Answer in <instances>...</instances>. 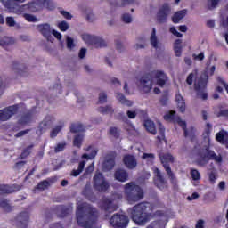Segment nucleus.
<instances>
[{
	"label": "nucleus",
	"mask_w": 228,
	"mask_h": 228,
	"mask_svg": "<svg viewBox=\"0 0 228 228\" xmlns=\"http://www.w3.org/2000/svg\"><path fill=\"white\" fill-rule=\"evenodd\" d=\"M113 8H122L127 4H131L134 0H107Z\"/></svg>",
	"instance_id": "nucleus-23"
},
{
	"label": "nucleus",
	"mask_w": 228,
	"mask_h": 228,
	"mask_svg": "<svg viewBox=\"0 0 228 228\" xmlns=\"http://www.w3.org/2000/svg\"><path fill=\"white\" fill-rule=\"evenodd\" d=\"M208 79H209L208 73H202L194 83V90L197 93V97H200L202 101H208V93H206V88H208Z\"/></svg>",
	"instance_id": "nucleus-6"
},
{
	"label": "nucleus",
	"mask_w": 228,
	"mask_h": 228,
	"mask_svg": "<svg viewBox=\"0 0 228 228\" xmlns=\"http://www.w3.org/2000/svg\"><path fill=\"white\" fill-rule=\"evenodd\" d=\"M4 6L11 13H17L18 15L24 13V12L37 13V12L40 10V4H38V3L36 1L29 2L28 4L23 5L12 4L10 2H7L5 3Z\"/></svg>",
	"instance_id": "nucleus-5"
},
{
	"label": "nucleus",
	"mask_w": 228,
	"mask_h": 228,
	"mask_svg": "<svg viewBox=\"0 0 228 228\" xmlns=\"http://www.w3.org/2000/svg\"><path fill=\"white\" fill-rule=\"evenodd\" d=\"M15 41L12 37H4L3 39H0V45L2 47H6L8 45H12Z\"/></svg>",
	"instance_id": "nucleus-42"
},
{
	"label": "nucleus",
	"mask_w": 228,
	"mask_h": 228,
	"mask_svg": "<svg viewBox=\"0 0 228 228\" xmlns=\"http://www.w3.org/2000/svg\"><path fill=\"white\" fill-rule=\"evenodd\" d=\"M97 209L88 203H82L77 208V222L80 227L91 228L97 222Z\"/></svg>",
	"instance_id": "nucleus-1"
},
{
	"label": "nucleus",
	"mask_w": 228,
	"mask_h": 228,
	"mask_svg": "<svg viewBox=\"0 0 228 228\" xmlns=\"http://www.w3.org/2000/svg\"><path fill=\"white\" fill-rule=\"evenodd\" d=\"M66 42L68 49H74V47H76V45L74 44V39H72V37H68L66 38Z\"/></svg>",
	"instance_id": "nucleus-53"
},
{
	"label": "nucleus",
	"mask_w": 228,
	"mask_h": 228,
	"mask_svg": "<svg viewBox=\"0 0 228 228\" xmlns=\"http://www.w3.org/2000/svg\"><path fill=\"white\" fill-rule=\"evenodd\" d=\"M37 2L41 3L46 10H50L51 12L56 10V4L53 0H37Z\"/></svg>",
	"instance_id": "nucleus-32"
},
{
	"label": "nucleus",
	"mask_w": 228,
	"mask_h": 228,
	"mask_svg": "<svg viewBox=\"0 0 228 228\" xmlns=\"http://www.w3.org/2000/svg\"><path fill=\"white\" fill-rule=\"evenodd\" d=\"M98 111L102 114L113 115V113L115 112V110H113V107H111V105H107L105 107L98 108Z\"/></svg>",
	"instance_id": "nucleus-39"
},
{
	"label": "nucleus",
	"mask_w": 228,
	"mask_h": 228,
	"mask_svg": "<svg viewBox=\"0 0 228 228\" xmlns=\"http://www.w3.org/2000/svg\"><path fill=\"white\" fill-rule=\"evenodd\" d=\"M109 134H110V136H112L113 138H120V129H118L115 126H111L109 129Z\"/></svg>",
	"instance_id": "nucleus-43"
},
{
	"label": "nucleus",
	"mask_w": 228,
	"mask_h": 228,
	"mask_svg": "<svg viewBox=\"0 0 228 228\" xmlns=\"http://www.w3.org/2000/svg\"><path fill=\"white\" fill-rule=\"evenodd\" d=\"M192 152L196 159V163L200 165V167L208 165L210 159H213L216 163H222V156H217L215 151L209 150L208 146H201L200 144H196Z\"/></svg>",
	"instance_id": "nucleus-3"
},
{
	"label": "nucleus",
	"mask_w": 228,
	"mask_h": 228,
	"mask_svg": "<svg viewBox=\"0 0 228 228\" xmlns=\"http://www.w3.org/2000/svg\"><path fill=\"white\" fill-rule=\"evenodd\" d=\"M83 140H85V134H78L75 136L73 143H83Z\"/></svg>",
	"instance_id": "nucleus-52"
},
{
	"label": "nucleus",
	"mask_w": 228,
	"mask_h": 228,
	"mask_svg": "<svg viewBox=\"0 0 228 228\" xmlns=\"http://www.w3.org/2000/svg\"><path fill=\"white\" fill-rule=\"evenodd\" d=\"M33 121V111L28 110L21 115L18 120L19 126H27V124H31Z\"/></svg>",
	"instance_id": "nucleus-19"
},
{
	"label": "nucleus",
	"mask_w": 228,
	"mask_h": 228,
	"mask_svg": "<svg viewBox=\"0 0 228 228\" xmlns=\"http://www.w3.org/2000/svg\"><path fill=\"white\" fill-rule=\"evenodd\" d=\"M195 77V74L194 73H190L186 78V83L189 86H191V85H193V79Z\"/></svg>",
	"instance_id": "nucleus-55"
},
{
	"label": "nucleus",
	"mask_w": 228,
	"mask_h": 228,
	"mask_svg": "<svg viewBox=\"0 0 228 228\" xmlns=\"http://www.w3.org/2000/svg\"><path fill=\"white\" fill-rule=\"evenodd\" d=\"M170 5L164 4L157 12V22H159V24H165L168 15H170Z\"/></svg>",
	"instance_id": "nucleus-12"
},
{
	"label": "nucleus",
	"mask_w": 228,
	"mask_h": 228,
	"mask_svg": "<svg viewBox=\"0 0 228 228\" xmlns=\"http://www.w3.org/2000/svg\"><path fill=\"white\" fill-rule=\"evenodd\" d=\"M12 69L15 70V73L19 74L20 76H24V73L28 72V68L22 64H20L19 62L12 63Z\"/></svg>",
	"instance_id": "nucleus-30"
},
{
	"label": "nucleus",
	"mask_w": 228,
	"mask_h": 228,
	"mask_svg": "<svg viewBox=\"0 0 228 228\" xmlns=\"http://www.w3.org/2000/svg\"><path fill=\"white\" fill-rule=\"evenodd\" d=\"M150 42L154 49H158V37H156V28H152Z\"/></svg>",
	"instance_id": "nucleus-41"
},
{
	"label": "nucleus",
	"mask_w": 228,
	"mask_h": 228,
	"mask_svg": "<svg viewBox=\"0 0 228 228\" xmlns=\"http://www.w3.org/2000/svg\"><path fill=\"white\" fill-rule=\"evenodd\" d=\"M58 28L61 31H67V29H69V23H67V21L63 20V21H61L59 24H58Z\"/></svg>",
	"instance_id": "nucleus-50"
},
{
	"label": "nucleus",
	"mask_w": 228,
	"mask_h": 228,
	"mask_svg": "<svg viewBox=\"0 0 228 228\" xmlns=\"http://www.w3.org/2000/svg\"><path fill=\"white\" fill-rule=\"evenodd\" d=\"M196 228H204V220L200 219L196 224Z\"/></svg>",
	"instance_id": "nucleus-64"
},
{
	"label": "nucleus",
	"mask_w": 228,
	"mask_h": 228,
	"mask_svg": "<svg viewBox=\"0 0 228 228\" xmlns=\"http://www.w3.org/2000/svg\"><path fill=\"white\" fill-rule=\"evenodd\" d=\"M19 113V104L11 105L3 110H0V120L1 122H6L10 120L13 115Z\"/></svg>",
	"instance_id": "nucleus-9"
},
{
	"label": "nucleus",
	"mask_w": 228,
	"mask_h": 228,
	"mask_svg": "<svg viewBox=\"0 0 228 228\" xmlns=\"http://www.w3.org/2000/svg\"><path fill=\"white\" fill-rule=\"evenodd\" d=\"M33 148V146H28L27 149H25L23 151H22V153H21V155H20V159H26V158H28V156L29 155V154H31V149Z\"/></svg>",
	"instance_id": "nucleus-49"
},
{
	"label": "nucleus",
	"mask_w": 228,
	"mask_h": 228,
	"mask_svg": "<svg viewBox=\"0 0 228 228\" xmlns=\"http://www.w3.org/2000/svg\"><path fill=\"white\" fill-rule=\"evenodd\" d=\"M152 211H154V207L149 202L139 203L128 209L133 222L138 225H145L152 216Z\"/></svg>",
	"instance_id": "nucleus-2"
},
{
	"label": "nucleus",
	"mask_w": 228,
	"mask_h": 228,
	"mask_svg": "<svg viewBox=\"0 0 228 228\" xmlns=\"http://www.w3.org/2000/svg\"><path fill=\"white\" fill-rule=\"evenodd\" d=\"M114 177L116 181H119V183H126L127 179H129V173L126 171V169H117L114 173Z\"/></svg>",
	"instance_id": "nucleus-20"
},
{
	"label": "nucleus",
	"mask_w": 228,
	"mask_h": 228,
	"mask_svg": "<svg viewBox=\"0 0 228 228\" xmlns=\"http://www.w3.org/2000/svg\"><path fill=\"white\" fill-rule=\"evenodd\" d=\"M144 127L148 133H151V134H156V125L153 123L152 120L147 119L144 121Z\"/></svg>",
	"instance_id": "nucleus-31"
},
{
	"label": "nucleus",
	"mask_w": 228,
	"mask_h": 228,
	"mask_svg": "<svg viewBox=\"0 0 228 228\" xmlns=\"http://www.w3.org/2000/svg\"><path fill=\"white\" fill-rule=\"evenodd\" d=\"M85 56H86V48H81L78 53V57L80 58V60H83Z\"/></svg>",
	"instance_id": "nucleus-62"
},
{
	"label": "nucleus",
	"mask_w": 228,
	"mask_h": 228,
	"mask_svg": "<svg viewBox=\"0 0 228 228\" xmlns=\"http://www.w3.org/2000/svg\"><path fill=\"white\" fill-rule=\"evenodd\" d=\"M216 140L219 143H228V132L225 130H220L216 134Z\"/></svg>",
	"instance_id": "nucleus-28"
},
{
	"label": "nucleus",
	"mask_w": 228,
	"mask_h": 228,
	"mask_svg": "<svg viewBox=\"0 0 228 228\" xmlns=\"http://www.w3.org/2000/svg\"><path fill=\"white\" fill-rule=\"evenodd\" d=\"M6 24L7 26H10V28H13V26H15V20L13 19V17H7Z\"/></svg>",
	"instance_id": "nucleus-59"
},
{
	"label": "nucleus",
	"mask_w": 228,
	"mask_h": 228,
	"mask_svg": "<svg viewBox=\"0 0 228 228\" xmlns=\"http://www.w3.org/2000/svg\"><path fill=\"white\" fill-rule=\"evenodd\" d=\"M0 208L4 209V211H6L7 213L13 209V207H12L10 201L4 199H0Z\"/></svg>",
	"instance_id": "nucleus-36"
},
{
	"label": "nucleus",
	"mask_w": 228,
	"mask_h": 228,
	"mask_svg": "<svg viewBox=\"0 0 228 228\" xmlns=\"http://www.w3.org/2000/svg\"><path fill=\"white\" fill-rule=\"evenodd\" d=\"M121 19L125 24H131V22H133V18L129 15V13L123 14Z\"/></svg>",
	"instance_id": "nucleus-51"
},
{
	"label": "nucleus",
	"mask_w": 228,
	"mask_h": 228,
	"mask_svg": "<svg viewBox=\"0 0 228 228\" xmlns=\"http://www.w3.org/2000/svg\"><path fill=\"white\" fill-rule=\"evenodd\" d=\"M152 74H154L156 86L163 88L165 85H167V81H168V77H167V74L161 70H155L152 72Z\"/></svg>",
	"instance_id": "nucleus-14"
},
{
	"label": "nucleus",
	"mask_w": 228,
	"mask_h": 228,
	"mask_svg": "<svg viewBox=\"0 0 228 228\" xmlns=\"http://www.w3.org/2000/svg\"><path fill=\"white\" fill-rule=\"evenodd\" d=\"M155 174V184L158 186V188H162L165 183V178L163 177V175H161V171L156 167L154 169Z\"/></svg>",
	"instance_id": "nucleus-25"
},
{
	"label": "nucleus",
	"mask_w": 228,
	"mask_h": 228,
	"mask_svg": "<svg viewBox=\"0 0 228 228\" xmlns=\"http://www.w3.org/2000/svg\"><path fill=\"white\" fill-rule=\"evenodd\" d=\"M48 188H49V182H47V180L42 181L36 187V189L39 190L40 191H44V190H47Z\"/></svg>",
	"instance_id": "nucleus-44"
},
{
	"label": "nucleus",
	"mask_w": 228,
	"mask_h": 228,
	"mask_svg": "<svg viewBox=\"0 0 228 228\" xmlns=\"http://www.w3.org/2000/svg\"><path fill=\"white\" fill-rule=\"evenodd\" d=\"M164 120L166 122H173V124H178V126H184V121L181 119V117L177 116L175 110H170L164 115Z\"/></svg>",
	"instance_id": "nucleus-13"
},
{
	"label": "nucleus",
	"mask_w": 228,
	"mask_h": 228,
	"mask_svg": "<svg viewBox=\"0 0 228 228\" xmlns=\"http://www.w3.org/2000/svg\"><path fill=\"white\" fill-rule=\"evenodd\" d=\"M180 127L183 129L185 138H190V140H191L192 142L193 140H195V133L197 131L195 127L190 126L189 128H187L186 121H184V126H180Z\"/></svg>",
	"instance_id": "nucleus-21"
},
{
	"label": "nucleus",
	"mask_w": 228,
	"mask_h": 228,
	"mask_svg": "<svg viewBox=\"0 0 228 228\" xmlns=\"http://www.w3.org/2000/svg\"><path fill=\"white\" fill-rule=\"evenodd\" d=\"M110 224L115 228H126L129 224V218L124 215L115 214L110 218Z\"/></svg>",
	"instance_id": "nucleus-11"
},
{
	"label": "nucleus",
	"mask_w": 228,
	"mask_h": 228,
	"mask_svg": "<svg viewBox=\"0 0 228 228\" xmlns=\"http://www.w3.org/2000/svg\"><path fill=\"white\" fill-rule=\"evenodd\" d=\"M60 13L64 17V19H67V20H70L72 19V14L67 11H60Z\"/></svg>",
	"instance_id": "nucleus-58"
},
{
	"label": "nucleus",
	"mask_w": 228,
	"mask_h": 228,
	"mask_svg": "<svg viewBox=\"0 0 228 228\" xmlns=\"http://www.w3.org/2000/svg\"><path fill=\"white\" fill-rule=\"evenodd\" d=\"M126 199L128 204H135L143 200V189L140 185H136L134 182H130L124 186Z\"/></svg>",
	"instance_id": "nucleus-4"
},
{
	"label": "nucleus",
	"mask_w": 228,
	"mask_h": 228,
	"mask_svg": "<svg viewBox=\"0 0 228 228\" xmlns=\"http://www.w3.org/2000/svg\"><path fill=\"white\" fill-rule=\"evenodd\" d=\"M192 58H193V60H195V61H202L203 60H204V58H206L205 57V55H204V52H201V53H200L198 55L197 54H195V53H193L192 54Z\"/></svg>",
	"instance_id": "nucleus-56"
},
{
	"label": "nucleus",
	"mask_w": 228,
	"mask_h": 228,
	"mask_svg": "<svg viewBox=\"0 0 228 228\" xmlns=\"http://www.w3.org/2000/svg\"><path fill=\"white\" fill-rule=\"evenodd\" d=\"M88 154H84L83 158H88L89 159H94L95 156H97V152L99 151L97 149L94 148L93 146H89L86 149Z\"/></svg>",
	"instance_id": "nucleus-37"
},
{
	"label": "nucleus",
	"mask_w": 228,
	"mask_h": 228,
	"mask_svg": "<svg viewBox=\"0 0 228 228\" xmlns=\"http://www.w3.org/2000/svg\"><path fill=\"white\" fill-rule=\"evenodd\" d=\"M93 186L97 191H107L110 188V183L104 178V175L101 172H96L93 178Z\"/></svg>",
	"instance_id": "nucleus-8"
},
{
	"label": "nucleus",
	"mask_w": 228,
	"mask_h": 228,
	"mask_svg": "<svg viewBox=\"0 0 228 228\" xmlns=\"http://www.w3.org/2000/svg\"><path fill=\"white\" fill-rule=\"evenodd\" d=\"M141 85H142V92L149 94L152 90V80H151V75L147 74L145 77H142Z\"/></svg>",
	"instance_id": "nucleus-18"
},
{
	"label": "nucleus",
	"mask_w": 228,
	"mask_h": 228,
	"mask_svg": "<svg viewBox=\"0 0 228 228\" xmlns=\"http://www.w3.org/2000/svg\"><path fill=\"white\" fill-rule=\"evenodd\" d=\"M20 190V185H0V195H5V193H15Z\"/></svg>",
	"instance_id": "nucleus-22"
},
{
	"label": "nucleus",
	"mask_w": 228,
	"mask_h": 228,
	"mask_svg": "<svg viewBox=\"0 0 228 228\" xmlns=\"http://www.w3.org/2000/svg\"><path fill=\"white\" fill-rule=\"evenodd\" d=\"M191 175L193 181L200 180V173H199V170L197 169H191Z\"/></svg>",
	"instance_id": "nucleus-48"
},
{
	"label": "nucleus",
	"mask_w": 228,
	"mask_h": 228,
	"mask_svg": "<svg viewBox=\"0 0 228 228\" xmlns=\"http://www.w3.org/2000/svg\"><path fill=\"white\" fill-rule=\"evenodd\" d=\"M212 129L213 126L210 123H207L206 128L203 132V138L204 140H207L208 143H211V139H209V136H211Z\"/></svg>",
	"instance_id": "nucleus-35"
},
{
	"label": "nucleus",
	"mask_w": 228,
	"mask_h": 228,
	"mask_svg": "<svg viewBox=\"0 0 228 228\" xmlns=\"http://www.w3.org/2000/svg\"><path fill=\"white\" fill-rule=\"evenodd\" d=\"M216 117H226L228 118V109L218 111Z\"/></svg>",
	"instance_id": "nucleus-61"
},
{
	"label": "nucleus",
	"mask_w": 228,
	"mask_h": 228,
	"mask_svg": "<svg viewBox=\"0 0 228 228\" xmlns=\"http://www.w3.org/2000/svg\"><path fill=\"white\" fill-rule=\"evenodd\" d=\"M142 159H148V161H152L154 159V154L152 153H143Z\"/></svg>",
	"instance_id": "nucleus-60"
},
{
	"label": "nucleus",
	"mask_w": 228,
	"mask_h": 228,
	"mask_svg": "<svg viewBox=\"0 0 228 228\" xmlns=\"http://www.w3.org/2000/svg\"><path fill=\"white\" fill-rule=\"evenodd\" d=\"M169 31L170 33H172V35H174L175 37H177L178 38H181L183 37V34H181V32H178L175 27H171L169 28Z\"/></svg>",
	"instance_id": "nucleus-57"
},
{
	"label": "nucleus",
	"mask_w": 228,
	"mask_h": 228,
	"mask_svg": "<svg viewBox=\"0 0 228 228\" xmlns=\"http://www.w3.org/2000/svg\"><path fill=\"white\" fill-rule=\"evenodd\" d=\"M186 13L187 11L185 9L175 12L172 17V22H174V24H179V22H181V20L186 17Z\"/></svg>",
	"instance_id": "nucleus-27"
},
{
	"label": "nucleus",
	"mask_w": 228,
	"mask_h": 228,
	"mask_svg": "<svg viewBox=\"0 0 228 228\" xmlns=\"http://www.w3.org/2000/svg\"><path fill=\"white\" fill-rule=\"evenodd\" d=\"M175 102L179 111H181V113H184L186 111V102H184V98L180 93H177L175 95Z\"/></svg>",
	"instance_id": "nucleus-24"
},
{
	"label": "nucleus",
	"mask_w": 228,
	"mask_h": 228,
	"mask_svg": "<svg viewBox=\"0 0 228 228\" xmlns=\"http://www.w3.org/2000/svg\"><path fill=\"white\" fill-rule=\"evenodd\" d=\"M161 106H167L168 104V92H164L159 99Z\"/></svg>",
	"instance_id": "nucleus-46"
},
{
	"label": "nucleus",
	"mask_w": 228,
	"mask_h": 228,
	"mask_svg": "<svg viewBox=\"0 0 228 228\" xmlns=\"http://www.w3.org/2000/svg\"><path fill=\"white\" fill-rule=\"evenodd\" d=\"M160 161L164 167V170H166L167 175L168 176V179L172 181L173 183H175V175L172 171V167H170V164L168 163H174L175 159L174 156L170 153L166 154H159Z\"/></svg>",
	"instance_id": "nucleus-7"
},
{
	"label": "nucleus",
	"mask_w": 228,
	"mask_h": 228,
	"mask_svg": "<svg viewBox=\"0 0 228 228\" xmlns=\"http://www.w3.org/2000/svg\"><path fill=\"white\" fill-rule=\"evenodd\" d=\"M123 163L129 170H134L136 168L138 162L136 161V158L133 155H125L123 158Z\"/></svg>",
	"instance_id": "nucleus-17"
},
{
	"label": "nucleus",
	"mask_w": 228,
	"mask_h": 228,
	"mask_svg": "<svg viewBox=\"0 0 228 228\" xmlns=\"http://www.w3.org/2000/svg\"><path fill=\"white\" fill-rule=\"evenodd\" d=\"M182 43L183 41L181 39H176L175 41L174 51L177 58H180L181 54H183V47L181 46Z\"/></svg>",
	"instance_id": "nucleus-33"
},
{
	"label": "nucleus",
	"mask_w": 228,
	"mask_h": 228,
	"mask_svg": "<svg viewBox=\"0 0 228 228\" xmlns=\"http://www.w3.org/2000/svg\"><path fill=\"white\" fill-rule=\"evenodd\" d=\"M116 99L121 103L125 104L126 106H128V108H131L133 106V102L130 100L126 99V96L122 94L121 93H118Z\"/></svg>",
	"instance_id": "nucleus-34"
},
{
	"label": "nucleus",
	"mask_w": 228,
	"mask_h": 228,
	"mask_svg": "<svg viewBox=\"0 0 228 228\" xmlns=\"http://www.w3.org/2000/svg\"><path fill=\"white\" fill-rule=\"evenodd\" d=\"M107 101H108V95L106 94V93H101L99 94L100 104H104V102H106Z\"/></svg>",
	"instance_id": "nucleus-54"
},
{
	"label": "nucleus",
	"mask_w": 228,
	"mask_h": 228,
	"mask_svg": "<svg viewBox=\"0 0 228 228\" xmlns=\"http://www.w3.org/2000/svg\"><path fill=\"white\" fill-rule=\"evenodd\" d=\"M81 131H85L83 125L80 123H72L70 126V133H81Z\"/></svg>",
	"instance_id": "nucleus-40"
},
{
	"label": "nucleus",
	"mask_w": 228,
	"mask_h": 228,
	"mask_svg": "<svg viewBox=\"0 0 228 228\" xmlns=\"http://www.w3.org/2000/svg\"><path fill=\"white\" fill-rule=\"evenodd\" d=\"M82 38L86 44L94 45L96 49H99V47H106V41L100 37L84 34L82 35Z\"/></svg>",
	"instance_id": "nucleus-10"
},
{
	"label": "nucleus",
	"mask_w": 228,
	"mask_h": 228,
	"mask_svg": "<svg viewBox=\"0 0 228 228\" xmlns=\"http://www.w3.org/2000/svg\"><path fill=\"white\" fill-rule=\"evenodd\" d=\"M113 167H115V157L107 156L102 165L103 170H112Z\"/></svg>",
	"instance_id": "nucleus-26"
},
{
	"label": "nucleus",
	"mask_w": 228,
	"mask_h": 228,
	"mask_svg": "<svg viewBox=\"0 0 228 228\" xmlns=\"http://www.w3.org/2000/svg\"><path fill=\"white\" fill-rule=\"evenodd\" d=\"M65 149V144H57V147L54 148V152H61Z\"/></svg>",
	"instance_id": "nucleus-63"
},
{
	"label": "nucleus",
	"mask_w": 228,
	"mask_h": 228,
	"mask_svg": "<svg viewBox=\"0 0 228 228\" xmlns=\"http://www.w3.org/2000/svg\"><path fill=\"white\" fill-rule=\"evenodd\" d=\"M61 129H63V125H59L56 127H54L50 133L51 138H56V136H58V133H60Z\"/></svg>",
	"instance_id": "nucleus-45"
},
{
	"label": "nucleus",
	"mask_w": 228,
	"mask_h": 228,
	"mask_svg": "<svg viewBox=\"0 0 228 228\" xmlns=\"http://www.w3.org/2000/svg\"><path fill=\"white\" fill-rule=\"evenodd\" d=\"M29 222V212L23 211L16 216V224L20 228H27Z\"/></svg>",
	"instance_id": "nucleus-15"
},
{
	"label": "nucleus",
	"mask_w": 228,
	"mask_h": 228,
	"mask_svg": "<svg viewBox=\"0 0 228 228\" xmlns=\"http://www.w3.org/2000/svg\"><path fill=\"white\" fill-rule=\"evenodd\" d=\"M118 206L110 199H106L104 201V209L108 211V213H113V211H117Z\"/></svg>",
	"instance_id": "nucleus-29"
},
{
	"label": "nucleus",
	"mask_w": 228,
	"mask_h": 228,
	"mask_svg": "<svg viewBox=\"0 0 228 228\" xmlns=\"http://www.w3.org/2000/svg\"><path fill=\"white\" fill-rule=\"evenodd\" d=\"M159 135L157 136V139L159 143H161V142H165V143H167V139H165V126L161 123H159Z\"/></svg>",
	"instance_id": "nucleus-38"
},
{
	"label": "nucleus",
	"mask_w": 228,
	"mask_h": 228,
	"mask_svg": "<svg viewBox=\"0 0 228 228\" xmlns=\"http://www.w3.org/2000/svg\"><path fill=\"white\" fill-rule=\"evenodd\" d=\"M37 29L45 39L51 40L53 38V31L51 30V25H49V23L37 25Z\"/></svg>",
	"instance_id": "nucleus-16"
},
{
	"label": "nucleus",
	"mask_w": 228,
	"mask_h": 228,
	"mask_svg": "<svg viewBox=\"0 0 228 228\" xmlns=\"http://www.w3.org/2000/svg\"><path fill=\"white\" fill-rule=\"evenodd\" d=\"M23 17L28 22H38V19H37L33 14L24 13Z\"/></svg>",
	"instance_id": "nucleus-47"
}]
</instances>
